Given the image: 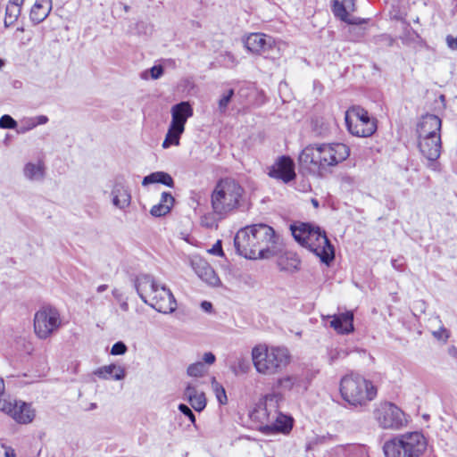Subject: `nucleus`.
<instances>
[{
	"instance_id": "obj_27",
	"label": "nucleus",
	"mask_w": 457,
	"mask_h": 457,
	"mask_svg": "<svg viewBox=\"0 0 457 457\" xmlns=\"http://www.w3.org/2000/svg\"><path fill=\"white\" fill-rule=\"evenodd\" d=\"M23 173L29 180H39L44 177V167L40 163L28 162L24 166Z\"/></svg>"
},
{
	"instance_id": "obj_21",
	"label": "nucleus",
	"mask_w": 457,
	"mask_h": 457,
	"mask_svg": "<svg viewBox=\"0 0 457 457\" xmlns=\"http://www.w3.org/2000/svg\"><path fill=\"white\" fill-rule=\"evenodd\" d=\"M36 416L35 410L30 403L18 400L12 418L19 424H29Z\"/></svg>"
},
{
	"instance_id": "obj_55",
	"label": "nucleus",
	"mask_w": 457,
	"mask_h": 457,
	"mask_svg": "<svg viewBox=\"0 0 457 457\" xmlns=\"http://www.w3.org/2000/svg\"><path fill=\"white\" fill-rule=\"evenodd\" d=\"M391 263H392V266H393L395 270H402V265H403V264H402V263H400V262H398V260H395V259H394V260H392Z\"/></svg>"
},
{
	"instance_id": "obj_38",
	"label": "nucleus",
	"mask_w": 457,
	"mask_h": 457,
	"mask_svg": "<svg viewBox=\"0 0 457 457\" xmlns=\"http://www.w3.org/2000/svg\"><path fill=\"white\" fill-rule=\"evenodd\" d=\"M170 207L162 204L154 205L150 211L151 215L154 217H162L170 212Z\"/></svg>"
},
{
	"instance_id": "obj_25",
	"label": "nucleus",
	"mask_w": 457,
	"mask_h": 457,
	"mask_svg": "<svg viewBox=\"0 0 457 457\" xmlns=\"http://www.w3.org/2000/svg\"><path fill=\"white\" fill-rule=\"evenodd\" d=\"M51 9V0H36L29 13L31 21L35 24H39L46 19Z\"/></svg>"
},
{
	"instance_id": "obj_63",
	"label": "nucleus",
	"mask_w": 457,
	"mask_h": 457,
	"mask_svg": "<svg viewBox=\"0 0 457 457\" xmlns=\"http://www.w3.org/2000/svg\"><path fill=\"white\" fill-rule=\"evenodd\" d=\"M445 99V96H440V100H444Z\"/></svg>"
},
{
	"instance_id": "obj_4",
	"label": "nucleus",
	"mask_w": 457,
	"mask_h": 457,
	"mask_svg": "<svg viewBox=\"0 0 457 457\" xmlns=\"http://www.w3.org/2000/svg\"><path fill=\"white\" fill-rule=\"evenodd\" d=\"M295 240L312 252L320 262L329 265L335 258V248L324 230L308 222L290 226Z\"/></svg>"
},
{
	"instance_id": "obj_46",
	"label": "nucleus",
	"mask_w": 457,
	"mask_h": 457,
	"mask_svg": "<svg viewBox=\"0 0 457 457\" xmlns=\"http://www.w3.org/2000/svg\"><path fill=\"white\" fill-rule=\"evenodd\" d=\"M48 121V118L46 115H39L32 119L30 128H35L37 125L46 124Z\"/></svg>"
},
{
	"instance_id": "obj_18",
	"label": "nucleus",
	"mask_w": 457,
	"mask_h": 457,
	"mask_svg": "<svg viewBox=\"0 0 457 457\" xmlns=\"http://www.w3.org/2000/svg\"><path fill=\"white\" fill-rule=\"evenodd\" d=\"M170 113V123L183 127L185 129V125L187 120L194 114V110L188 101H182L171 107Z\"/></svg>"
},
{
	"instance_id": "obj_56",
	"label": "nucleus",
	"mask_w": 457,
	"mask_h": 457,
	"mask_svg": "<svg viewBox=\"0 0 457 457\" xmlns=\"http://www.w3.org/2000/svg\"><path fill=\"white\" fill-rule=\"evenodd\" d=\"M107 288H108V286H107V285H105V284H104V285H100V286H98V287H97V288H96V291H97L98 293H103V292H104V291H105Z\"/></svg>"
},
{
	"instance_id": "obj_37",
	"label": "nucleus",
	"mask_w": 457,
	"mask_h": 457,
	"mask_svg": "<svg viewBox=\"0 0 457 457\" xmlns=\"http://www.w3.org/2000/svg\"><path fill=\"white\" fill-rule=\"evenodd\" d=\"M201 224L203 227L213 228L218 227L217 220L213 214L206 213L201 217Z\"/></svg>"
},
{
	"instance_id": "obj_31",
	"label": "nucleus",
	"mask_w": 457,
	"mask_h": 457,
	"mask_svg": "<svg viewBox=\"0 0 457 457\" xmlns=\"http://www.w3.org/2000/svg\"><path fill=\"white\" fill-rule=\"evenodd\" d=\"M212 388L215 394V396H216L219 403L226 404L228 402V397L226 395L225 388L223 387V386L220 383H219L216 380L215 377L212 378Z\"/></svg>"
},
{
	"instance_id": "obj_50",
	"label": "nucleus",
	"mask_w": 457,
	"mask_h": 457,
	"mask_svg": "<svg viewBox=\"0 0 457 457\" xmlns=\"http://www.w3.org/2000/svg\"><path fill=\"white\" fill-rule=\"evenodd\" d=\"M113 297L120 303L124 300L123 294L117 288H114L112 292Z\"/></svg>"
},
{
	"instance_id": "obj_41",
	"label": "nucleus",
	"mask_w": 457,
	"mask_h": 457,
	"mask_svg": "<svg viewBox=\"0 0 457 457\" xmlns=\"http://www.w3.org/2000/svg\"><path fill=\"white\" fill-rule=\"evenodd\" d=\"M178 408L179 411L187 417L192 423L195 422V416L189 406L185 403H180Z\"/></svg>"
},
{
	"instance_id": "obj_17",
	"label": "nucleus",
	"mask_w": 457,
	"mask_h": 457,
	"mask_svg": "<svg viewBox=\"0 0 457 457\" xmlns=\"http://www.w3.org/2000/svg\"><path fill=\"white\" fill-rule=\"evenodd\" d=\"M353 312L352 311H346L333 316H328L331 318L330 327L333 328L338 334L346 335L352 333L353 328Z\"/></svg>"
},
{
	"instance_id": "obj_3",
	"label": "nucleus",
	"mask_w": 457,
	"mask_h": 457,
	"mask_svg": "<svg viewBox=\"0 0 457 457\" xmlns=\"http://www.w3.org/2000/svg\"><path fill=\"white\" fill-rule=\"evenodd\" d=\"M282 396L278 393L265 395L251 412V418L260 423L259 430L267 436L288 434L293 428V419L279 411Z\"/></svg>"
},
{
	"instance_id": "obj_45",
	"label": "nucleus",
	"mask_w": 457,
	"mask_h": 457,
	"mask_svg": "<svg viewBox=\"0 0 457 457\" xmlns=\"http://www.w3.org/2000/svg\"><path fill=\"white\" fill-rule=\"evenodd\" d=\"M209 253L213 254V255L223 256L224 255V252H223V249H222L221 241L218 240L212 245V247L209 250Z\"/></svg>"
},
{
	"instance_id": "obj_23",
	"label": "nucleus",
	"mask_w": 457,
	"mask_h": 457,
	"mask_svg": "<svg viewBox=\"0 0 457 457\" xmlns=\"http://www.w3.org/2000/svg\"><path fill=\"white\" fill-rule=\"evenodd\" d=\"M112 195L113 205L120 210L127 208L130 204L131 195L129 190L122 183L117 182L114 184Z\"/></svg>"
},
{
	"instance_id": "obj_26",
	"label": "nucleus",
	"mask_w": 457,
	"mask_h": 457,
	"mask_svg": "<svg viewBox=\"0 0 457 457\" xmlns=\"http://www.w3.org/2000/svg\"><path fill=\"white\" fill-rule=\"evenodd\" d=\"M159 183L168 187H174V180L172 177L165 171H154L149 175L144 177L142 180L143 186H148L150 184Z\"/></svg>"
},
{
	"instance_id": "obj_7",
	"label": "nucleus",
	"mask_w": 457,
	"mask_h": 457,
	"mask_svg": "<svg viewBox=\"0 0 457 457\" xmlns=\"http://www.w3.org/2000/svg\"><path fill=\"white\" fill-rule=\"evenodd\" d=\"M342 398L353 406H362L372 401L377 395L373 384L358 374H350L342 378L340 382Z\"/></svg>"
},
{
	"instance_id": "obj_9",
	"label": "nucleus",
	"mask_w": 457,
	"mask_h": 457,
	"mask_svg": "<svg viewBox=\"0 0 457 457\" xmlns=\"http://www.w3.org/2000/svg\"><path fill=\"white\" fill-rule=\"evenodd\" d=\"M345 120L348 131L355 137H369L377 130L376 120L371 119L368 111L359 105L346 111Z\"/></svg>"
},
{
	"instance_id": "obj_61",
	"label": "nucleus",
	"mask_w": 457,
	"mask_h": 457,
	"mask_svg": "<svg viewBox=\"0 0 457 457\" xmlns=\"http://www.w3.org/2000/svg\"><path fill=\"white\" fill-rule=\"evenodd\" d=\"M123 9H124L125 12H129V6L127 5V4H123Z\"/></svg>"
},
{
	"instance_id": "obj_48",
	"label": "nucleus",
	"mask_w": 457,
	"mask_h": 457,
	"mask_svg": "<svg viewBox=\"0 0 457 457\" xmlns=\"http://www.w3.org/2000/svg\"><path fill=\"white\" fill-rule=\"evenodd\" d=\"M446 44H447V46L451 49V50H457V37H453L451 35H448L446 37Z\"/></svg>"
},
{
	"instance_id": "obj_40",
	"label": "nucleus",
	"mask_w": 457,
	"mask_h": 457,
	"mask_svg": "<svg viewBox=\"0 0 457 457\" xmlns=\"http://www.w3.org/2000/svg\"><path fill=\"white\" fill-rule=\"evenodd\" d=\"M296 381H297V378L295 377L287 376V377L280 378L278 380V384L282 388L290 390L294 387Z\"/></svg>"
},
{
	"instance_id": "obj_12",
	"label": "nucleus",
	"mask_w": 457,
	"mask_h": 457,
	"mask_svg": "<svg viewBox=\"0 0 457 457\" xmlns=\"http://www.w3.org/2000/svg\"><path fill=\"white\" fill-rule=\"evenodd\" d=\"M243 43L249 52L260 55H268L276 47L275 39L264 33H250Z\"/></svg>"
},
{
	"instance_id": "obj_30",
	"label": "nucleus",
	"mask_w": 457,
	"mask_h": 457,
	"mask_svg": "<svg viewBox=\"0 0 457 457\" xmlns=\"http://www.w3.org/2000/svg\"><path fill=\"white\" fill-rule=\"evenodd\" d=\"M21 8L19 6L8 4L5 9V18L4 25L5 28L11 27L19 18L21 14Z\"/></svg>"
},
{
	"instance_id": "obj_62",
	"label": "nucleus",
	"mask_w": 457,
	"mask_h": 457,
	"mask_svg": "<svg viewBox=\"0 0 457 457\" xmlns=\"http://www.w3.org/2000/svg\"><path fill=\"white\" fill-rule=\"evenodd\" d=\"M19 31H23V28H18Z\"/></svg>"
},
{
	"instance_id": "obj_2",
	"label": "nucleus",
	"mask_w": 457,
	"mask_h": 457,
	"mask_svg": "<svg viewBox=\"0 0 457 457\" xmlns=\"http://www.w3.org/2000/svg\"><path fill=\"white\" fill-rule=\"evenodd\" d=\"M349 154V147L342 143L309 145L299 155V168L303 173L317 175L344 162Z\"/></svg>"
},
{
	"instance_id": "obj_8",
	"label": "nucleus",
	"mask_w": 457,
	"mask_h": 457,
	"mask_svg": "<svg viewBox=\"0 0 457 457\" xmlns=\"http://www.w3.org/2000/svg\"><path fill=\"white\" fill-rule=\"evenodd\" d=\"M427 448V441L420 432H408L383 445L386 457H420Z\"/></svg>"
},
{
	"instance_id": "obj_57",
	"label": "nucleus",
	"mask_w": 457,
	"mask_h": 457,
	"mask_svg": "<svg viewBox=\"0 0 457 457\" xmlns=\"http://www.w3.org/2000/svg\"><path fill=\"white\" fill-rule=\"evenodd\" d=\"M4 391V379L0 377V395H2Z\"/></svg>"
},
{
	"instance_id": "obj_53",
	"label": "nucleus",
	"mask_w": 457,
	"mask_h": 457,
	"mask_svg": "<svg viewBox=\"0 0 457 457\" xmlns=\"http://www.w3.org/2000/svg\"><path fill=\"white\" fill-rule=\"evenodd\" d=\"M120 309L123 312H128L129 311V303H128L126 299H124L123 301L120 302Z\"/></svg>"
},
{
	"instance_id": "obj_15",
	"label": "nucleus",
	"mask_w": 457,
	"mask_h": 457,
	"mask_svg": "<svg viewBox=\"0 0 457 457\" xmlns=\"http://www.w3.org/2000/svg\"><path fill=\"white\" fill-rule=\"evenodd\" d=\"M442 120L436 114L426 113L417 123V137H441Z\"/></svg>"
},
{
	"instance_id": "obj_58",
	"label": "nucleus",
	"mask_w": 457,
	"mask_h": 457,
	"mask_svg": "<svg viewBox=\"0 0 457 457\" xmlns=\"http://www.w3.org/2000/svg\"><path fill=\"white\" fill-rule=\"evenodd\" d=\"M450 353L451 354H453V355H457V349L453 346L451 349H450Z\"/></svg>"
},
{
	"instance_id": "obj_44",
	"label": "nucleus",
	"mask_w": 457,
	"mask_h": 457,
	"mask_svg": "<svg viewBox=\"0 0 457 457\" xmlns=\"http://www.w3.org/2000/svg\"><path fill=\"white\" fill-rule=\"evenodd\" d=\"M433 336L438 339V340H442L444 342H446L447 339L449 338V332L447 331L446 328H445L444 327L440 328L438 330L436 331H434L433 332Z\"/></svg>"
},
{
	"instance_id": "obj_47",
	"label": "nucleus",
	"mask_w": 457,
	"mask_h": 457,
	"mask_svg": "<svg viewBox=\"0 0 457 457\" xmlns=\"http://www.w3.org/2000/svg\"><path fill=\"white\" fill-rule=\"evenodd\" d=\"M203 361L204 365H212L216 361V356L212 352H207L204 353Z\"/></svg>"
},
{
	"instance_id": "obj_59",
	"label": "nucleus",
	"mask_w": 457,
	"mask_h": 457,
	"mask_svg": "<svg viewBox=\"0 0 457 457\" xmlns=\"http://www.w3.org/2000/svg\"><path fill=\"white\" fill-rule=\"evenodd\" d=\"M312 203L313 204L314 207H318L319 206V202L318 200L316 199H312Z\"/></svg>"
},
{
	"instance_id": "obj_20",
	"label": "nucleus",
	"mask_w": 457,
	"mask_h": 457,
	"mask_svg": "<svg viewBox=\"0 0 457 457\" xmlns=\"http://www.w3.org/2000/svg\"><path fill=\"white\" fill-rule=\"evenodd\" d=\"M184 395L195 411L200 412L206 407L205 395L199 391L195 385L188 383L185 388Z\"/></svg>"
},
{
	"instance_id": "obj_19",
	"label": "nucleus",
	"mask_w": 457,
	"mask_h": 457,
	"mask_svg": "<svg viewBox=\"0 0 457 457\" xmlns=\"http://www.w3.org/2000/svg\"><path fill=\"white\" fill-rule=\"evenodd\" d=\"M160 285L154 280V277L149 274L138 275L134 282L136 291L140 299L145 303H148V300L145 296V293L154 292L158 288Z\"/></svg>"
},
{
	"instance_id": "obj_16",
	"label": "nucleus",
	"mask_w": 457,
	"mask_h": 457,
	"mask_svg": "<svg viewBox=\"0 0 457 457\" xmlns=\"http://www.w3.org/2000/svg\"><path fill=\"white\" fill-rule=\"evenodd\" d=\"M418 147L420 154L431 162H435L441 154V137H417Z\"/></svg>"
},
{
	"instance_id": "obj_39",
	"label": "nucleus",
	"mask_w": 457,
	"mask_h": 457,
	"mask_svg": "<svg viewBox=\"0 0 457 457\" xmlns=\"http://www.w3.org/2000/svg\"><path fill=\"white\" fill-rule=\"evenodd\" d=\"M128 351V347L122 341L114 343L111 348L112 355H123Z\"/></svg>"
},
{
	"instance_id": "obj_33",
	"label": "nucleus",
	"mask_w": 457,
	"mask_h": 457,
	"mask_svg": "<svg viewBox=\"0 0 457 457\" xmlns=\"http://www.w3.org/2000/svg\"><path fill=\"white\" fill-rule=\"evenodd\" d=\"M234 95V89L230 88L220 96L218 102V111L220 113L223 114L226 112Z\"/></svg>"
},
{
	"instance_id": "obj_6",
	"label": "nucleus",
	"mask_w": 457,
	"mask_h": 457,
	"mask_svg": "<svg viewBox=\"0 0 457 457\" xmlns=\"http://www.w3.org/2000/svg\"><path fill=\"white\" fill-rule=\"evenodd\" d=\"M289 353L284 347L258 345L252 349V360L256 371L263 375L279 372L289 362Z\"/></svg>"
},
{
	"instance_id": "obj_32",
	"label": "nucleus",
	"mask_w": 457,
	"mask_h": 457,
	"mask_svg": "<svg viewBox=\"0 0 457 457\" xmlns=\"http://www.w3.org/2000/svg\"><path fill=\"white\" fill-rule=\"evenodd\" d=\"M185 129L183 127L170 123L166 137L173 141V145H179V139Z\"/></svg>"
},
{
	"instance_id": "obj_11",
	"label": "nucleus",
	"mask_w": 457,
	"mask_h": 457,
	"mask_svg": "<svg viewBox=\"0 0 457 457\" xmlns=\"http://www.w3.org/2000/svg\"><path fill=\"white\" fill-rule=\"evenodd\" d=\"M379 427L384 429H399L404 423V413L392 403H381L374 411Z\"/></svg>"
},
{
	"instance_id": "obj_60",
	"label": "nucleus",
	"mask_w": 457,
	"mask_h": 457,
	"mask_svg": "<svg viewBox=\"0 0 457 457\" xmlns=\"http://www.w3.org/2000/svg\"><path fill=\"white\" fill-rule=\"evenodd\" d=\"M4 66V61L0 58V69H2Z\"/></svg>"
},
{
	"instance_id": "obj_13",
	"label": "nucleus",
	"mask_w": 457,
	"mask_h": 457,
	"mask_svg": "<svg viewBox=\"0 0 457 457\" xmlns=\"http://www.w3.org/2000/svg\"><path fill=\"white\" fill-rule=\"evenodd\" d=\"M152 294L154 295L150 301L148 300L147 305L164 314L171 313L176 310V299L166 286H159Z\"/></svg>"
},
{
	"instance_id": "obj_29",
	"label": "nucleus",
	"mask_w": 457,
	"mask_h": 457,
	"mask_svg": "<svg viewBox=\"0 0 457 457\" xmlns=\"http://www.w3.org/2000/svg\"><path fill=\"white\" fill-rule=\"evenodd\" d=\"M251 369L249 361L245 357H238L236 361L230 365V370L236 376L248 373Z\"/></svg>"
},
{
	"instance_id": "obj_49",
	"label": "nucleus",
	"mask_w": 457,
	"mask_h": 457,
	"mask_svg": "<svg viewBox=\"0 0 457 457\" xmlns=\"http://www.w3.org/2000/svg\"><path fill=\"white\" fill-rule=\"evenodd\" d=\"M2 447L4 448V456L5 457H16V453L13 448L11 446H5L4 445H2Z\"/></svg>"
},
{
	"instance_id": "obj_10",
	"label": "nucleus",
	"mask_w": 457,
	"mask_h": 457,
	"mask_svg": "<svg viewBox=\"0 0 457 457\" xmlns=\"http://www.w3.org/2000/svg\"><path fill=\"white\" fill-rule=\"evenodd\" d=\"M61 317L58 310L52 306H45L38 310L34 317V330L41 339H46L58 329Z\"/></svg>"
},
{
	"instance_id": "obj_22",
	"label": "nucleus",
	"mask_w": 457,
	"mask_h": 457,
	"mask_svg": "<svg viewBox=\"0 0 457 457\" xmlns=\"http://www.w3.org/2000/svg\"><path fill=\"white\" fill-rule=\"evenodd\" d=\"M192 265L198 277L207 284L217 286L220 283L219 277L206 262L199 260L198 262H193Z\"/></svg>"
},
{
	"instance_id": "obj_52",
	"label": "nucleus",
	"mask_w": 457,
	"mask_h": 457,
	"mask_svg": "<svg viewBox=\"0 0 457 457\" xmlns=\"http://www.w3.org/2000/svg\"><path fill=\"white\" fill-rule=\"evenodd\" d=\"M170 145H173V141L168 137H165V139L162 142V147L166 149L169 148Z\"/></svg>"
},
{
	"instance_id": "obj_35",
	"label": "nucleus",
	"mask_w": 457,
	"mask_h": 457,
	"mask_svg": "<svg viewBox=\"0 0 457 457\" xmlns=\"http://www.w3.org/2000/svg\"><path fill=\"white\" fill-rule=\"evenodd\" d=\"M17 400H10L6 398L0 397V411L7 413L11 417L12 416Z\"/></svg>"
},
{
	"instance_id": "obj_1",
	"label": "nucleus",
	"mask_w": 457,
	"mask_h": 457,
	"mask_svg": "<svg viewBox=\"0 0 457 457\" xmlns=\"http://www.w3.org/2000/svg\"><path fill=\"white\" fill-rule=\"evenodd\" d=\"M277 241L273 228L257 223L239 229L234 237V245L237 253L246 259H265L273 254L271 247Z\"/></svg>"
},
{
	"instance_id": "obj_43",
	"label": "nucleus",
	"mask_w": 457,
	"mask_h": 457,
	"mask_svg": "<svg viewBox=\"0 0 457 457\" xmlns=\"http://www.w3.org/2000/svg\"><path fill=\"white\" fill-rule=\"evenodd\" d=\"M149 71L153 79H158L163 75L164 69L162 65H154Z\"/></svg>"
},
{
	"instance_id": "obj_24",
	"label": "nucleus",
	"mask_w": 457,
	"mask_h": 457,
	"mask_svg": "<svg viewBox=\"0 0 457 457\" xmlns=\"http://www.w3.org/2000/svg\"><path fill=\"white\" fill-rule=\"evenodd\" d=\"M94 374L102 379L122 380L126 377L125 369L114 363L102 366L94 371Z\"/></svg>"
},
{
	"instance_id": "obj_42",
	"label": "nucleus",
	"mask_w": 457,
	"mask_h": 457,
	"mask_svg": "<svg viewBox=\"0 0 457 457\" xmlns=\"http://www.w3.org/2000/svg\"><path fill=\"white\" fill-rule=\"evenodd\" d=\"M173 203H174V197L172 196V195L170 193H169V192L162 193L161 200H160L159 204L168 205L170 210L173 205Z\"/></svg>"
},
{
	"instance_id": "obj_5",
	"label": "nucleus",
	"mask_w": 457,
	"mask_h": 457,
	"mask_svg": "<svg viewBox=\"0 0 457 457\" xmlns=\"http://www.w3.org/2000/svg\"><path fill=\"white\" fill-rule=\"evenodd\" d=\"M245 190L243 187L234 179H220L212 194V207L214 214L224 218L228 212L240 205Z\"/></svg>"
},
{
	"instance_id": "obj_34",
	"label": "nucleus",
	"mask_w": 457,
	"mask_h": 457,
	"mask_svg": "<svg viewBox=\"0 0 457 457\" xmlns=\"http://www.w3.org/2000/svg\"><path fill=\"white\" fill-rule=\"evenodd\" d=\"M207 369L202 361H196L195 363L190 364L187 367V373L189 377L199 378L202 377Z\"/></svg>"
},
{
	"instance_id": "obj_36",
	"label": "nucleus",
	"mask_w": 457,
	"mask_h": 457,
	"mask_svg": "<svg viewBox=\"0 0 457 457\" xmlns=\"http://www.w3.org/2000/svg\"><path fill=\"white\" fill-rule=\"evenodd\" d=\"M17 125V121L9 114H4L0 118V129H14Z\"/></svg>"
},
{
	"instance_id": "obj_54",
	"label": "nucleus",
	"mask_w": 457,
	"mask_h": 457,
	"mask_svg": "<svg viewBox=\"0 0 457 457\" xmlns=\"http://www.w3.org/2000/svg\"><path fill=\"white\" fill-rule=\"evenodd\" d=\"M24 0H9L8 4L15 5L21 7L23 4Z\"/></svg>"
},
{
	"instance_id": "obj_51",
	"label": "nucleus",
	"mask_w": 457,
	"mask_h": 457,
	"mask_svg": "<svg viewBox=\"0 0 457 457\" xmlns=\"http://www.w3.org/2000/svg\"><path fill=\"white\" fill-rule=\"evenodd\" d=\"M201 308L206 312H210L212 310V304L211 302H208V301H203L201 303Z\"/></svg>"
},
{
	"instance_id": "obj_28",
	"label": "nucleus",
	"mask_w": 457,
	"mask_h": 457,
	"mask_svg": "<svg viewBox=\"0 0 457 457\" xmlns=\"http://www.w3.org/2000/svg\"><path fill=\"white\" fill-rule=\"evenodd\" d=\"M333 12L335 16L338 17L341 21L348 24H361L362 21L360 18H348L349 14L344 4L336 2L334 4Z\"/></svg>"
},
{
	"instance_id": "obj_14",
	"label": "nucleus",
	"mask_w": 457,
	"mask_h": 457,
	"mask_svg": "<svg viewBox=\"0 0 457 457\" xmlns=\"http://www.w3.org/2000/svg\"><path fill=\"white\" fill-rule=\"evenodd\" d=\"M268 175L284 183H289L294 180L295 179V171L293 160L289 156H280L270 168Z\"/></svg>"
}]
</instances>
